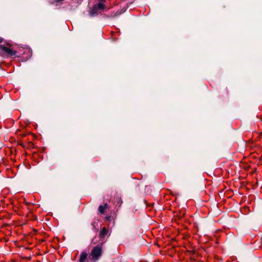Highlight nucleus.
<instances>
[{
  "instance_id": "nucleus-5",
  "label": "nucleus",
  "mask_w": 262,
  "mask_h": 262,
  "mask_svg": "<svg viewBox=\"0 0 262 262\" xmlns=\"http://www.w3.org/2000/svg\"><path fill=\"white\" fill-rule=\"evenodd\" d=\"M99 12L98 10H97L94 6H93V8L90 10L89 11V14L90 16L94 17L95 16H96L98 14Z\"/></svg>"
},
{
  "instance_id": "nucleus-10",
  "label": "nucleus",
  "mask_w": 262,
  "mask_h": 262,
  "mask_svg": "<svg viewBox=\"0 0 262 262\" xmlns=\"http://www.w3.org/2000/svg\"><path fill=\"white\" fill-rule=\"evenodd\" d=\"M3 41V38L0 37V42H2Z\"/></svg>"
},
{
  "instance_id": "nucleus-3",
  "label": "nucleus",
  "mask_w": 262,
  "mask_h": 262,
  "mask_svg": "<svg viewBox=\"0 0 262 262\" xmlns=\"http://www.w3.org/2000/svg\"><path fill=\"white\" fill-rule=\"evenodd\" d=\"M108 232V229L106 227H103L99 233V237L102 241H104L105 236L107 234Z\"/></svg>"
},
{
  "instance_id": "nucleus-4",
  "label": "nucleus",
  "mask_w": 262,
  "mask_h": 262,
  "mask_svg": "<svg viewBox=\"0 0 262 262\" xmlns=\"http://www.w3.org/2000/svg\"><path fill=\"white\" fill-rule=\"evenodd\" d=\"M109 209V206L107 203H105L103 205H100L98 207V212L100 214L104 213L105 209Z\"/></svg>"
},
{
  "instance_id": "nucleus-7",
  "label": "nucleus",
  "mask_w": 262,
  "mask_h": 262,
  "mask_svg": "<svg viewBox=\"0 0 262 262\" xmlns=\"http://www.w3.org/2000/svg\"><path fill=\"white\" fill-rule=\"evenodd\" d=\"M97 10H103L105 8L104 5L101 3H99L97 4H95L93 5Z\"/></svg>"
},
{
  "instance_id": "nucleus-11",
  "label": "nucleus",
  "mask_w": 262,
  "mask_h": 262,
  "mask_svg": "<svg viewBox=\"0 0 262 262\" xmlns=\"http://www.w3.org/2000/svg\"><path fill=\"white\" fill-rule=\"evenodd\" d=\"M99 1H101V2H104L105 1V0H99Z\"/></svg>"
},
{
  "instance_id": "nucleus-1",
  "label": "nucleus",
  "mask_w": 262,
  "mask_h": 262,
  "mask_svg": "<svg viewBox=\"0 0 262 262\" xmlns=\"http://www.w3.org/2000/svg\"><path fill=\"white\" fill-rule=\"evenodd\" d=\"M104 243V241H102L92 249L89 262H96L99 259L102 254V246Z\"/></svg>"
},
{
  "instance_id": "nucleus-6",
  "label": "nucleus",
  "mask_w": 262,
  "mask_h": 262,
  "mask_svg": "<svg viewBox=\"0 0 262 262\" xmlns=\"http://www.w3.org/2000/svg\"><path fill=\"white\" fill-rule=\"evenodd\" d=\"M87 256L88 254L85 251L82 252L79 260V262H85Z\"/></svg>"
},
{
  "instance_id": "nucleus-2",
  "label": "nucleus",
  "mask_w": 262,
  "mask_h": 262,
  "mask_svg": "<svg viewBox=\"0 0 262 262\" xmlns=\"http://www.w3.org/2000/svg\"><path fill=\"white\" fill-rule=\"evenodd\" d=\"M16 52L13 50L9 45H0V54L7 56H13L16 55Z\"/></svg>"
},
{
  "instance_id": "nucleus-8",
  "label": "nucleus",
  "mask_w": 262,
  "mask_h": 262,
  "mask_svg": "<svg viewBox=\"0 0 262 262\" xmlns=\"http://www.w3.org/2000/svg\"><path fill=\"white\" fill-rule=\"evenodd\" d=\"M27 54V57H30L32 55V53H31V51H30V50L29 49H24V53H26Z\"/></svg>"
},
{
  "instance_id": "nucleus-9",
  "label": "nucleus",
  "mask_w": 262,
  "mask_h": 262,
  "mask_svg": "<svg viewBox=\"0 0 262 262\" xmlns=\"http://www.w3.org/2000/svg\"><path fill=\"white\" fill-rule=\"evenodd\" d=\"M92 243L93 244H98V240H97V238L96 237L92 239Z\"/></svg>"
}]
</instances>
